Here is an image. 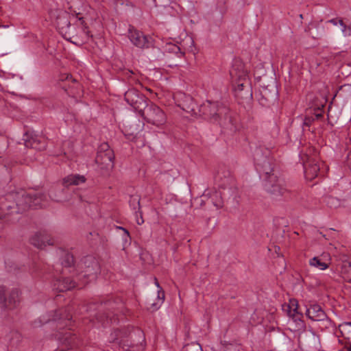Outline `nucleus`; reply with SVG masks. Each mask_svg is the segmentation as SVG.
I'll use <instances>...</instances> for the list:
<instances>
[{
    "instance_id": "32",
    "label": "nucleus",
    "mask_w": 351,
    "mask_h": 351,
    "mask_svg": "<svg viewBox=\"0 0 351 351\" xmlns=\"http://www.w3.org/2000/svg\"><path fill=\"white\" fill-rule=\"evenodd\" d=\"M130 206L137 213L141 210L140 198L136 196H132L130 199Z\"/></svg>"
},
{
    "instance_id": "29",
    "label": "nucleus",
    "mask_w": 351,
    "mask_h": 351,
    "mask_svg": "<svg viewBox=\"0 0 351 351\" xmlns=\"http://www.w3.org/2000/svg\"><path fill=\"white\" fill-rule=\"evenodd\" d=\"M70 3L71 5H69V9L73 14L72 18H74V15H75L77 21L79 17L82 16L83 15L80 8H78V6L82 4V2L80 0H72Z\"/></svg>"
},
{
    "instance_id": "42",
    "label": "nucleus",
    "mask_w": 351,
    "mask_h": 351,
    "mask_svg": "<svg viewBox=\"0 0 351 351\" xmlns=\"http://www.w3.org/2000/svg\"><path fill=\"white\" fill-rule=\"evenodd\" d=\"M119 229L122 230L124 231V233L125 234V235L127 237H129V232L124 228H122V227H119Z\"/></svg>"
},
{
    "instance_id": "4",
    "label": "nucleus",
    "mask_w": 351,
    "mask_h": 351,
    "mask_svg": "<svg viewBox=\"0 0 351 351\" xmlns=\"http://www.w3.org/2000/svg\"><path fill=\"white\" fill-rule=\"evenodd\" d=\"M61 34L66 40L75 45L86 42L91 36L84 20V16L79 17L72 25L70 24Z\"/></svg>"
},
{
    "instance_id": "17",
    "label": "nucleus",
    "mask_w": 351,
    "mask_h": 351,
    "mask_svg": "<svg viewBox=\"0 0 351 351\" xmlns=\"http://www.w3.org/2000/svg\"><path fill=\"white\" fill-rule=\"evenodd\" d=\"M306 316L311 320L315 322L324 321L327 316L320 306L317 304L311 305L306 311Z\"/></svg>"
},
{
    "instance_id": "8",
    "label": "nucleus",
    "mask_w": 351,
    "mask_h": 351,
    "mask_svg": "<svg viewBox=\"0 0 351 351\" xmlns=\"http://www.w3.org/2000/svg\"><path fill=\"white\" fill-rule=\"evenodd\" d=\"M265 187L266 191L270 194L271 198L278 199L285 196L287 193V189L285 187L283 182L274 175H269L265 182Z\"/></svg>"
},
{
    "instance_id": "13",
    "label": "nucleus",
    "mask_w": 351,
    "mask_h": 351,
    "mask_svg": "<svg viewBox=\"0 0 351 351\" xmlns=\"http://www.w3.org/2000/svg\"><path fill=\"white\" fill-rule=\"evenodd\" d=\"M82 268L84 267V276L95 279L97 274L99 271V265L98 261L92 256H86L82 263Z\"/></svg>"
},
{
    "instance_id": "36",
    "label": "nucleus",
    "mask_w": 351,
    "mask_h": 351,
    "mask_svg": "<svg viewBox=\"0 0 351 351\" xmlns=\"http://www.w3.org/2000/svg\"><path fill=\"white\" fill-rule=\"evenodd\" d=\"M123 349L125 351H143L144 349V347H143V344L136 345V346L131 345V346H129L128 348H123Z\"/></svg>"
},
{
    "instance_id": "3",
    "label": "nucleus",
    "mask_w": 351,
    "mask_h": 351,
    "mask_svg": "<svg viewBox=\"0 0 351 351\" xmlns=\"http://www.w3.org/2000/svg\"><path fill=\"white\" fill-rule=\"evenodd\" d=\"M199 111L211 122L218 123L221 127L230 130L236 128L229 110L218 102L206 101L200 106Z\"/></svg>"
},
{
    "instance_id": "34",
    "label": "nucleus",
    "mask_w": 351,
    "mask_h": 351,
    "mask_svg": "<svg viewBox=\"0 0 351 351\" xmlns=\"http://www.w3.org/2000/svg\"><path fill=\"white\" fill-rule=\"evenodd\" d=\"M255 160H256V165L262 166L263 171L266 174H268L269 173V171H270V167L269 165V162L268 161V160L267 159H265L263 162L261 163V160L256 157L255 158Z\"/></svg>"
},
{
    "instance_id": "31",
    "label": "nucleus",
    "mask_w": 351,
    "mask_h": 351,
    "mask_svg": "<svg viewBox=\"0 0 351 351\" xmlns=\"http://www.w3.org/2000/svg\"><path fill=\"white\" fill-rule=\"evenodd\" d=\"M61 263L64 267L67 268L71 267L74 263V258L73 255L69 253L65 254L62 258Z\"/></svg>"
},
{
    "instance_id": "44",
    "label": "nucleus",
    "mask_w": 351,
    "mask_h": 351,
    "mask_svg": "<svg viewBox=\"0 0 351 351\" xmlns=\"http://www.w3.org/2000/svg\"><path fill=\"white\" fill-rule=\"evenodd\" d=\"M152 1L155 7L159 6V4L157 3L156 0H152Z\"/></svg>"
},
{
    "instance_id": "7",
    "label": "nucleus",
    "mask_w": 351,
    "mask_h": 351,
    "mask_svg": "<svg viewBox=\"0 0 351 351\" xmlns=\"http://www.w3.org/2000/svg\"><path fill=\"white\" fill-rule=\"evenodd\" d=\"M51 22L60 34L71 24V19L69 12L60 8H51L49 12Z\"/></svg>"
},
{
    "instance_id": "6",
    "label": "nucleus",
    "mask_w": 351,
    "mask_h": 351,
    "mask_svg": "<svg viewBox=\"0 0 351 351\" xmlns=\"http://www.w3.org/2000/svg\"><path fill=\"white\" fill-rule=\"evenodd\" d=\"M230 75L234 82L236 90H242L249 86L248 75L244 64L239 60H235Z\"/></svg>"
},
{
    "instance_id": "21",
    "label": "nucleus",
    "mask_w": 351,
    "mask_h": 351,
    "mask_svg": "<svg viewBox=\"0 0 351 351\" xmlns=\"http://www.w3.org/2000/svg\"><path fill=\"white\" fill-rule=\"evenodd\" d=\"M202 201L211 199V202L217 208H221L223 206V202L220 194L217 191H205L203 193Z\"/></svg>"
},
{
    "instance_id": "45",
    "label": "nucleus",
    "mask_w": 351,
    "mask_h": 351,
    "mask_svg": "<svg viewBox=\"0 0 351 351\" xmlns=\"http://www.w3.org/2000/svg\"><path fill=\"white\" fill-rule=\"evenodd\" d=\"M48 321H49L48 319H44V322H47Z\"/></svg>"
},
{
    "instance_id": "39",
    "label": "nucleus",
    "mask_w": 351,
    "mask_h": 351,
    "mask_svg": "<svg viewBox=\"0 0 351 351\" xmlns=\"http://www.w3.org/2000/svg\"><path fill=\"white\" fill-rule=\"evenodd\" d=\"M42 324L43 320L41 319V318H39L34 322L33 326L36 328L40 326Z\"/></svg>"
},
{
    "instance_id": "37",
    "label": "nucleus",
    "mask_w": 351,
    "mask_h": 351,
    "mask_svg": "<svg viewBox=\"0 0 351 351\" xmlns=\"http://www.w3.org/2000/svg\"><path fill=\"white\" fill-rule=\"evenodd\" d=\"M136 223L138 225H141L144 223V219L143 218V213L141 210L138 211L137 213H136Z\"/></svg>"
},
{
    "instance_id": "12",
    "label": "nucleus",
    "mask_w": 351,
    "mask_h": 351,
    "mask_svg": "<svg viewBox=\"0 0 351 351\" xmlns=\"http://www.w3.org/2000/svg\"><path fill=\"white\" fill-rule=\"evenodd\" d=\"M304 175L307 180H311L318 176L320 171V163L315 155L309 156L304 162Z\"/></svg>"
},
{
    "instance_id": "26",
    "label": "nucleus",
    "mask_w": 351,
    "mask_h": 351,
    "mask_svg": "<svg viewBox=\"0 0 351 351\" xmlns=\"http://www.w3.org/2000/svg\"><path fill=\"white\" fill-rule=\"evenodd\" d=\"M298 308V303L295 299H290L287 304L282 305L283 311L285 312L289 317L299 313Z\"/></svg>"
},
{
    "instance_id": "25",
    "label": "nucleus",
    "mask_w": 351,
    "mask_h": 351,
    "mask_svg": "<svg viewBox=\"0 0 351 351\" xmlns=\"http://www.w3.org/2000/svg\"><path fill=\"white\" fill-rule=\"evenodd\" d=\"M339 330L343 336L347 339H351V322H344L339 326ZM346 351H351V342L348 341L345 345Z\"/></svg>"
},
{
    "instance_id": "41",
    "label": "nucleus",
    "mask_w": 351,
    "mask_h": 351,
    "mask_svg": "<svg viewBox=\"0 0 351 351\" xmlns=\"http://www.w3.org/2000/svg\"><path fill=\"white\" fill-rule=\"evenodd\" d=\"M339 19H332L329 20L328 23H330L334 25H337V24H339Z\"/></svg>"
},
{
    "instance_id": "38",
    "label": "nucleus",
    "mask_w": 351,
    "mask_h": 351,
    "mask_svg": "<svg viewBox=\"0 0 351 351\" xmlns=\"http://www.w3.org/2000/svg\"><path fill=\"white\" fill-rule=\"evenodd\" d=\"M95 316L96 317V319L98 320V322H100L102 323L103 326H105L108 325V324L109 322L108 318H106V320H105L103 315H99V316L95 315Z\"/></svg>"
},
{
    "instance_id": "1",
    "label": "nucleus",
    "mask_w": 351,
    "mask_h": 351,
    "mask_svg": "<svg viewBox=\"0 0 351 351\" xmlns=\"http://www.w3.org/2000/svg\"><path fill=\"white\" fill-rule=\"evenodd\" d=\"M8 198L14 199L16 206V207L14 205L3 206V208H7L8 210H11L10 213H22L30 208H43L46 206L49 202L46 194L36 191L16 192L9 195Z\"/></svg>"
},
{
    "instance_id": "2",
    "label": "nucleus",
    "mask_w": 351,
    "mask_h": 351,
    "mask_svg": "<svg viewBox=\"0 0 351 351\" xmlns=\"http://www.w3.org/2000/svg\"><path fill=\"white\" fill-rule=\"evenodd\" d=\"M57 329L54 334L56 338L60 341V347L58 351H73L75 346V339L69 331L73 326L71 316L66 311L56 313L53 319Z\"/></svg>"
},
{
    "instance_id": "35",
    "label": "nucleus",
    "mask_w": 351,
    "mask_h": 351,
    "mask_svg": "<svg viewBox=\"0 0 351 351\" xmlns=\"http://www.w3.org/2000/svg\"><path fill=\"white\" fill-rule=\"evenodd\" d=\"M339 24L342 27L341 32L345 36H351V27L347 26L341 19L339 20Z\"/></svg>"
},
{
    "instance_id": "22",
    "label": "nucleus",
    "mask_w": 351,
    "mask_h": 351,
    "mask_svg": "<svg viewBox=\"0 0 351 351\" xmlns=\"http://www.w3.org/2000/svg\"><path fill=\"white\" fill-rule=\"evenodd\" d=\"M341 262V276L345 280L351 282V260L346 256H343Z\"/></svg>"
},
{
    "instance_id": "43",
    "label": "nucleus",
    "mask_w": 351,
    "mask_h": 351,
    "mask_svg": "<svg viewBox=\"0 0 351 351\" xmlns=\"http://www.w3.org/2000/svg\"><path fill=\"white\" fill-rule=\"evenodd\" d=\"M311 123V119H306L304 122V124L306 125H308Z\"/></svg>"
},
{
    "instance_id": "24",
    "label": "nucleus",
    "mask_w": 351,
    "mask_h": 351,
    "mask_svg": "<svg viewBox=\"0 0 351 351\" xmlns=\"http://www.w3.org/2000/svg\"><path fill=\"white\" fill-rule=\"evenodd\" d=\"M85 182V177L79 174H71L63 179V184L66 187L71 185H79L84 183Z\"/></svg>"
},
{
    "instance_id": "40",
    "label": "nucleus",
    "mask_w": 351,
    "mask_h": 351,
    "mask_svg": "<svg viewBox=\"0 0 351 351\" xmlns=\"http://www.w3.org/2000/svg\"><path fill=\"white\" fill-rule=\"evenodd\" d=\"M114 333L116 338L114 340H119V339L122 338V334L120 330H116Z\"/></svg>"
},
{
    "instance_id": "30",
    "label": "nucleus",
    "mask_w": 351,
    "mask_h": 351,
    "mask_svg": "<svg viewBox=\"0 0 351 351\" xmlns=\"http://www.w3.org/2000/svg\"><path fill=\"white\" fill-rule=\"evenodd\" d=\"M155 285L157 286V287L159 288L158 291V301L157 302H154L151 304L152 308L153 310L157 309L162 303L165 300V292L162 290V288L160 287L159 283L158 282V280L155 278Z\"/></svg>"
},
{
    "instance_id": "33",
    "label": "nucleus",
    "mask_w": 351,
    "mask_h": 351,
    "mask_svg": "<svg viewBox=\"0 0 351 351\" xmlns=\"http://www.w3.org/2000/svg\"><path fill=\"white\" fill-rule=\"evenodd\" d=\"M182 351H202V348L199 343L192 342L184 346Z\"/></svg>"
},
{
    "instance_id": "23",
    "label": "nucleus",
    "mask_w": 351,
    "mask_h": 351,
    "mask_svg": "<svg viewBox=\"0 0 351 351\" xmlns=\"http://www.w3.org/2000/svg\"><path fill=\"white\" fill-rule=\"evenodd\" d=\"M138 124L132 123L125 127V134L129 139L136 138L139 132L142 131L143 124L140 121H138Z\"/></svg>"
},
{
    "instance_id": "9",
    "label": "nucleus",
    "mask_w": 351,
    "mask_h": 351,
    "mask_svg": "<svg viewBox=\"0 0 351 351\" xmlns=\"http://www.w3.org/2000/svg\"><path fill=\"white\" fill-rule=\"evenodd\" d=\"M114 154L107 143H102L98 149L95 162L101 168L109 169L113 167Z\"/></svg>"
},
{
    "instance_id": "14",
    "label": "nucleus",
    "mask_w": 351,
    "mask_h": 351,
    "mask_svg": "<svg viewBox=\"0 0 351 351\" xmlns=\"http://www.w3.org/2000/svg\"><path fill=\"white\" fill-rule=\"evenodd\" d=\"M31 243L38 248H43L47 245H53L49 234L46 231L36 232L30 239Z\"/></svg>"
},
{
    "instance_id": "15",
    "label": "nucleus",
    "mask_w": 351,
    "mask_h": 351,
    "mask_svg": "<svg viewBox=\"0 0 351 351\" xmlns=\"http://www.w3.org/2000/svg\"><path fill=\"white\" fill-rule=\"evenodd\" d=\"M289 317L288 321V328L294 332L301 333L305 331L306 324L302 320L303 315L298 313Z\"/></svg>"
},
{
    "instance_id": "28",
    "label": "nucleus",
    "mask_w": 351,
    "mask_h": 351,
    "mask_svg": "<svg viewBox=\"0 0 351 351\" xmlns=\"http://www.w3.org/2000/svg\"><path fill=\"white\" fill-rule=\"evenodd\" d=\"M67 193L68 191L66 189H58L54 194H51L50 197L57 202H66L69 200Z\"/></svg>"
},
{
    "instance_id": "11",
    "label": "nucleus",
    "mask_w": 351,
    "mask_h": 351,
    "mask_svg": "<svg viewBox=\"0 0 351 351\" xmlns=\"http://www.w3.org/2000/svg\"><path fill=\"white\" fill-rule=\"evenodd\" d=\"M128 38L134 45L141 49H147L153 45V39L151 37L145 36L134 29H129Z\"/></svg>"
},
{
    "instance_id": "10",
    "label": "nucleus",
    "mask_w": 351,
    "mask_h": 351,
    "mask_svg": "<svg viewBox=\"0 0 351 351\" xmlns=\"http://www.w3.org/2000/svg\"><path fill=\"white\" fill-rule=\"evenodd\" d=\"M125 99L128 104L139 112L143 110L149 100L136 89H130L125 93Z\"/></svg>"
},
{
    "instance_id": "27",
    "label": "nucleus",
    "mask_w": 351,
    "mask_h": 351,
    "mask_svg": "<svg viewBox=\"0 0 351 351\" xmlns=\"http://www.w3.org/2000/svg\"><path fill=\"white\" fill-rule=\"evenodd\" d=\"M185 99L184 103L179 104L180 108L186 112L196 114L195 108L196 105L193 99L190 96H186Z\"/></svg>"
},
{
    "instance_id": "5",
    "label": "nucleus",
    "mask_w": 351,
    "mask_h": 351,
    "mask_svg": "<svg viewBox=\"0 0 351 351\" xmlns=\"http://www.w3.org/2000/svg\"><path fill=\"white\" fill-rule=\"evenodd\" d=\"M139 113L148 123L158 128L162 127L167 122L165 112L149 100Z\"/></svg>"
},
{
    "instance_id": "16",
    "label": "nucleus",
    "mask_w": 351,
    "mask_h": 351,
    "mask_svg": "<svg viewBox=\"0 0 351 351\" xmlns=\"http://www.w3.org/2000/svg\"><path fill=\"white\" fill-rule=\"evenodd\" d=\"M25 145L26 147L32 148L37 150H42L46 147V142L43 137L35 134L25 133Z\"/></svg>"
},
{
    "instance_id": "18",
    "label": "nucleus",
    "mask_w": 351,
    "mask_h": 351,
    "mask_svg": "<svg viewBox=\"0 0 351 351\" xmlns=\"http://www.w3.org/2000/svg\"><path fill=\"white\" fill-rule=\"evenodd\" d=\"M19 302V291L17 289L12 290L8 299L5 298L4 287H0V302H5L9 306H15Z\"/></svg>"
},
{
    "instance_id": "19",
    "label": "nucleus",
    "mask_w": 351,
    "mask_h": 351,
    "mask_svg": "<svg viewBox=\"0 0 351 351\" xmlns=\"http://www.w3.org/2000/svg\"><path fill=\"white\" fill-rule=\"evenodd\" d=\"M330 257L329 254H322L320 257L315 256L309 260V265L320 270H325L329 267Z\"/></svg>"
},
{
    "instance_id": "20",
    "label": "nucleus",
    "mask_w": 351,
    "mask_h": 351,
    "mask_svg": "<svg viewBox=\"0 0 351 351\" xmlns=\"http://www.w3.org/2000/svg\"><path fill=\"white\" fill-rule=\"evenodd\" d=\"M76 286L77 283L75 280L64 277L57 280L54 283L55 288L59 291H66L75 287Z\"/></svg>"
}]
</instances>
